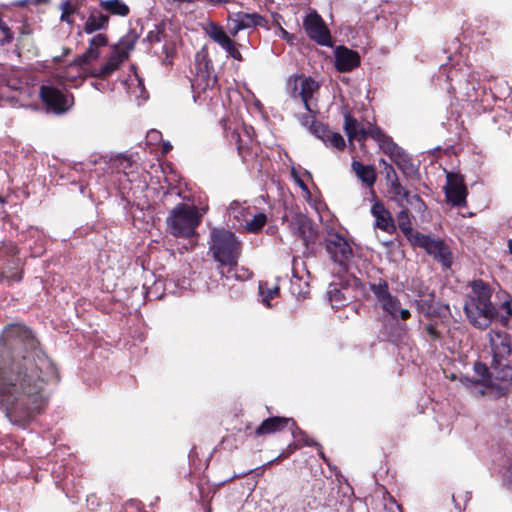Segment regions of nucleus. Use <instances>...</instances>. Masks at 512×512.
Here are the masks:
<instances>
[{
  "instance_id": "f257e3e1",
  "label": "nucleus",
  "mask_w": 512,
  "mask_h": 512,
  "mask_svg": "<svg viewBox=\"0 0 512 512\" xmlns=\"http://www.w3.org/2000/svg\"><path fill=\"white\" fill-rule=\"evenodd\" d=\"M56 368L23 325L6 327L0 342V403L11 422L24 425L49 400L48 382Z\"/></svg>"
},
{
  "instance_id": "f03ea898",
  "label": "nucleus",
  "mask_w": 512,
  "mask_h": 512,
  "mask_svg": "<svg viewBox=\"0 0 512 512\" xmlns=\"http://www.w3.org/2000/svg\"><path fill=\"white\" fill-rule=\"evenodd\" d=\"M488 346L482 349V395L498 398L506 394L512 386V367L506 361L510 356L511 341L504 331H490L488 333Z\"/></svg>"
},
{
  "instance_id": "7ed1b4c3",
  "label": "nucleus",
  "mask_w": 512,
  "mask_h": 512,
  "mask_svg": "<svg viewBox=\"0 0 512 512\" xmlns=\"http://www.w3.org/2000/svg\"><path fill=\"white\" fill-rule=\"evenodd\" d=\"M209 253L221 266H235L242 246L237 236L224 228H213L208 241Z\"/></svg>"
},
{
  "instance_id": "20e7f679",
  "label": "nucleus",
  "mask_w": 512,
  "mask_h": 512,
  "mask_svg": "<svg viewBox=\"0 0 512 512\" xmlns=\"http://www.w3.org/2000/svg\"><path fill=\"white\" fill-rule=\"evenodd\" d=\"M290 95L295 100H300L306 109V113L300 118V124L305 128H321L317 125L315 115L318 113L317 101L314 93L318 91L319 84L311 77L296 76L289 80Z\"/></svg>"
},
{
  "instance_id": "39448f33",
  "label": "nucleus",
  "mask_w": 512,
  "mask_h": 512,
  "mask_svg": "<svg viewBox=\"0 0 512 512\" xmlns=\"http://www.w3.org/2000/svg\"><path fill=\"white\" fill-rule=\"evenodd\" d=\"M166 223L173 236L190 238L196 234V228L200 224V214L197 207L179 203L169 212Z\"/></svg>"
},
{
  "instance_id": "423d86ee",
  "label": "nucleus",
  "mask_w": 512,
  "mask_h": 512,
  "mask_svg": "<svg viewBox=\"0 0 512 512\" xmlns=\"http://www.w3.org/2000/svg\"><path fill=\"white\" fill-rule=\"evenodd\" d=\"M346 131L350 139L358 135V130ZM359 132H361V137L364 139L368 137L374 139L378 143L380 150L386 154L399 169L406 171L411 167L412 163L408 154H406L391 137L384 134L382 130H359Z\"/></svg>"
},
{
  "instance_id": "0eeeda50",
  "label": "nucleus",
  "mask_w": 512,
  "mask_h": 512,
  "mask_svg": "<svg viewBox=\"0 0 512 512\" xmlns=\"http://www.w3.org/2000/svg\"><path fill=\"white\" fill-rule=\"evenodd\" d=\"M346 131L350 139L358 135V130ZM359 132H361V137L364 139L368 137L374 139L378 143L380 150L386 154L399 169L406 171L411 167L412 163L408 154H406L391 137L384 134L382 130H359Z\"/></svg>"
},
{
  "instance_id": "6e6552de",
  "label": "nucleus",
  "mask_w": 512,
  "mask_h": 512,
  "mask_svg": "<svg viewBox=\"0 0 512 512\" xmlns=\"http://www.w3.org/2000/svg\"><path fill=\"white\" fill-rule=\"evenodd\" d=\"M491 296L492 289L482 282V318L500 322L503 326L507 325L512 317V308L507 296L497 302L491 301Z\"/></svg>"
},
{
  "instance_id": "1a4fd4ad",
  "label": "nucleus",
  "mask_w": 512,
  "mask_h": 512,
  "mask_svg": "<svg viewBox=\"0 0 512 512\" xmlns=\"http://www.w3.org/2000/svg\"><path fill=\"white\" fill-rule=\"evenodd\" d=\"M370 289L382 310L393 319L400 318L402 320H407L411 316L410 311L408 309L401 308L399 299L390 293L388 283L386 281L379 280L378 282L371 284Z\"/></svg>"
},
{
  "instance_id": "9d476101",
  "label": "nucleus",
  "mask_w": 512,
  "mask_h": 512,
  "mask_svg": "<svg viewBox=\"0 0 512 512\" xmlns=\"http://www.w3.org/2000/svg\"><path fill=\"white\" fill-rule=\"evenodd\" d=\"M409 241L413 246L423 248L444 267H450L452 263L451 251L442 240L432 238L420 232H415V234L409 236Z\"/></svg>"
},
{
  "instance_id": "9b49d317",
  "label": "nucleus",
  "mask_w": 512,
  "mask_h": 512,
  "mask_svg": "<svg viewBox=\"0 0 512 512\" xmlns=\"http://www.w3.org/2000/svg\"><path fill=\"white\" fill-rule=\"evenodd\" d=\"M40 98L46 107L56 114L66 112L73 105V95L63 93L52 85H42L39 91Z\"/></svg>"
},
{
  "instance_id": "f8f14e48",
  "label": "nucleus",
  "mask_w": 512,
  "mask_h": 512,
  "mask_svg": "<svg viewBox=\"0 0 512 512\" xmlns=\"http://www.w3.org/2000/svg\"><path fill=\"white\" fill-rule=\"evenodd\" d=\"M267 25V20L260 14L253 12H235L228 15L227 28L229 33L235 37L240 31L256 28L258 26L264 27Z\"/></svg>"
},
{
  "instance_id": "ddd939ff",
  "label": "nucleus",
  "mask_w": 512,
  "mask_h": 512,
  "mask_svg": "<svg viewBox=\"0 0 512 512\" xmlns=\"http://www.w3.org/2000/svg\"><path fill=\"white\" fill-rule=\"evenodd\" d=\"M326 250L334 263L338 264L343 270L353 256V250L348 241L339 234H331L326 239Z\"/></svg>"
},
{
  "instance_id": "4468645a",
  "label": "nucleus",
  "mask_w": 512,
  "mask_h": 512,
  "mask_svg": "<svg viewBox=\"0 0 512 512\" xmlns=\"http://www.w3.org/2000/svg\"><path fill=\"white\" fill-rule=\"evenodd\" d=\"M303 27L308 37L321 46H331V34L321 16L313 11L304 21Z\"/></svg>"
},
{
  "instance_id": "2eb2a0df",
  "label": "nucleus",
  "mask_w": 512,
  "mask_h": 512,
  "mask_svg": "<svg viewBox=\"0 0 512 512\" xmlns=\"http://www.w3.org/2000/svg\"><path fill=\"white\" fill-rule=\"evenodd\" d=\"M446 178L444 190L447 202L458 207L465 205L467 193L462 178L453 173H447Z\"/></svg>"
},
{
  "instance_id": "dca6fc26",
  "label": "nucleus",
  "mask_w": 512,
  "mask_h": 512,
  "mask_svg": "<svg viewBox=\"0 0 512 512\" xmlns=\"http://www.w3.org/2000/svg\"><path fill=\"white\" fill-rule=\"evenodd\" d=\"M286 427H289L290 430H293L296 427V423L293 420V418L274 416L265 419L258 426V428L255 431V434L257 436L269 435L272 433L282 431Z\"/></svg>"
},
{
  "instance_id": "f3484780",
  "label": "nucleus",
  "mask_w": 512,
  "mask_h": 512,
  "mask_svg": "<svg viewBox=\"0 0 512 512\" xmlns=\"http://www.w3.org/2000/svg\"><path fill=\"white\" fill-rule=\"evenodd\" d=\"M360 64V57L356 51L339 46L335 50V66L340 72H349Z\"/></svg>"
},
{
  "instance_id": "a211bd4d",
  "label": "nucleus",
  "mask_w": 512,
  "mask_h": 512,
  "mask_svg": "<svg viewBox=\"0 0 512 512\" xmlns=\"http://www.w3.org/2000/svg\"><path fill=\"white\" fill-rule=\"evenodd\" d=\"M195 70L197 76L205 80L206 85H209L210 82L214 83L216 81V78L213 76V64L205 48H202L195 55Z\"/></svg>"
},
{
  "instance_id": "6ab92c4d",
  "label": "nucleus",
  "mask_w": 512,
  "mask_h": 512,
  "mask_svg": "<svg viewBox=\"0 0 512 512\" xmlns=\"http://www.w3.org/2000/svg\"><path fill=\"white\" fill-rule=\"evenodd\" d=\"M371 213L375 217V226L387 233L395 230L394 220L390 212L381 202H375L371 208Z\"/></svg>"
},
{
  "instance_id": "aec40b11",
  "label": "nucleus",
  "mask_w": 512,
  "mask_h": 512,
  "mask_svg": "<svg viewBox=\"0 0 512 512\" xmlns=\"http://www.w3.org/2000/svg\"><path fill=\"white\" fill-rule=\"evenodd\" d=\"M313 135L320 139L327 147L342 150L345 148V140L342 135L334 130H311Z\"/></svg>"
},
{
  "instance_id": "412c9836",
  "label": "nucleus",
  "mask_w": 512,
  "mask_h": 512,
  "mask_svg": "<svg viewBox=\"0 0 512 512\" xmlns=\"http://www.w3.org/2000/svg\"><path fill=\"white\" fill-rule=\"evenodd\" d=\"M109 23V16L98 10L91 11L85 24L84 31L87 34H92L96 31L106 29Z\"/></svg>"
},
{
  "instance_id": "4be33fe9",
  "label": "nucleus",
  "mask_w": 512,
  "mask_h": 512,
  "mask_svg": "<svg viewBox=\"0 0 512 512\" xmlns=\"http://www.w3.org/2000/svg\"><path fill=\"white\" fill-rule=\"evenodd\" d=\"M228 213L232 216L242 227L245 221L252 216L251 208L246 203H241L234 200L228 207Z\"/></svg>"
},
{
  "instance_id": "5701e85b",
  "label": "nucleus",
  "mask_w": 512,
  "mask_h": 512,
  "mask_svg": "<svg viewBox=\"0 0 512 512\" xmlns=\"http://www.w3.org/2000/svg\"><path fill=\"white\" fill-rule=\"evenodd\" d=\"M100 7L108 13L120 17L129 14L130 8L122 0H100Z\"/></svg>"
},
{
  "instance_id": "b1692460",
  "label": "nucleus",
  "mask_w": 512,
  "mask_h": 512,
  "mask_svg": "<svg viewBox=\"0 0 512 512\" xmlns=\"http://www.w3.org/2000/svg\"><path fill=\"white\" fill-rule=\"evenodd\" d=\"M352 168L356 175L363 183L372 186L375 183L376 175L373 167L365 166L358 161L352 163Z\"/></svg>"
},
{
  "instance_id": "393cba45",
  "label": "nucleus",
  "mask_w": 512,
  "mask_h": 512,
  "mask_svg": "<svg viewBox=\"0 0 512 512\" xmlns=\"http://www.w3.org/2000/svg\"><path fill=\"white\" fill-rule=\"evenodd\" d=\"M267 223V216L265 213L252 214L251 218L243 224V230L248 233H258Z\"/></svg>"
},
{
  "instance_id": "a878e982",
  "label": "nucleus",
  "mask_w": 512,
  "mask_h": 512,
  "mask_svg": "<svg viewBox=\"0 0 512 512\" xmlns=\"http://www.w3.org/2000/svg\"><path fill=\"white\" fill-rule=\"evenodd\" d=\"M206 33L213 41H215L221 47H223L225 44H228V41L231 40V38L224 31V29L213 22L209 24L208 28L206 29Z\"/></svg>"
},
{
  "instance_id": "bb28decb",
  "label": "nucleus",
  "mask_w": 512,
  "mask_h": 512,
  "mask_svg": "<svg viewBox=\"0 0 512 512\" xmlns=\"http://www.w3.org/2000/svg\"><path fill=\"white\" fill-rule=\"evenodd\" d=\"M464 310L470 322L475 326L480 325V298H473L465 303Z\"/></svg>"
},
{
  "instance_id": "cd10ccee",
  "label": "nucleus",
  "mask_w": 512,
  "mask_h": 512,
  "mask_svg": "<svg viewBox=\"0 0 512 512\" xmlns=\"http://www.w3.org/2000/svg\"><path fill=\"white\" fill-rule=\"evenodd\" d=\"M121 58L118 55H113L108 61L92 75L97 78H106L110 76L120 66Z\"/></svg>"
},
{
  "instance_id": "c85d7f7f",
  "label": "nucleus",
  "mask_w": 512,
  "mask_h": 512,
  "mask_svg": "<svg viewBox=\"0 0 512 512\" xmlns=\"http://www.w3.org/2000/svg\"><path fill=\"white\" fill-rule=\"evenodd\" d=\"M295 224V230L303 240L309 241L313 237L314 231L311 222L305 216L297 217Z\"/></svg>"
},
{
  "instance_id": "c756f323",
  "label": "nucleus",
  "mask_w": 512,
  "mask_h": 512,
  "mask_svg": "<svg viewBox=\"0 0 512 512\" xmlns=\"http://www.w3.org/2000/svg\"><path fill=\"white\" fill-rule=\"evenodd\" d=\"M99 56V52L97 49L88 47L87 50L79 55L76 59H74L70 66H78L83 67L89 63H91L93 60L97 59Z\"/></svg>"
},
{
  "instance_id": "7c9ffc66",
  "label": "nucleus",
  "mask_w": 512,
  "mask_h": 512,
  "mask_svg": "<svg viewBox=\"0 0 512 512\" xmlns=\"http://www.w3.org/2000/svg\"><path fill=\"white\" fill-rule=\"evenodd\" d=\"M255 130H233L231 133V139L236 141L237 147L239 150L242 148L248 147V141L252 140L251 133H254Z\"/></svg>"
},
{
  "instance_id": "2f4dec72",
  "label": "nucleus",
  "mask_w": 512,
  "mask_h": 512,
  "mask_svg": "<svg viewBox=\"0 0 512 512\" xmlns=\"http://www.w3.org/2000/svg\"><path fill=\"white\" fill-rule=\"evenodd\" d=\"M398 226L401 229V231L406 235V237L409 239L410 235L415 234L412 230L411 221L409 218V211L408 209H402L398 216H397Z\"/></svg>"
},
{
  "instance_id": "473e14b6",
  "label": "nucleus",
  "mask_w": 512,
  "mask_h": 512,
  "mask_svg": "<svg viewBox=\"0 0 512 512\" xmlns=\"http://www.w3.org/2000/svg\"><path fill=\"white\" fill-rule=\"evenodd\" d=\"M259 294L262 298V303L265 304L267 307H270L269 300L278 296L279 287L276 285L273 287H267V283L260 282Z\"/></svg>"
},
{
  "instance_id": "72a5a7b5",
  "label": "nucleus",
  "mask_w": 512,
  "mask_h": 512,
  "mask_svg": "<svg viewBox=\"0 0 512 512\" xmlns=\"http://www.w3.org/2000/svg\"><path fill=\"white\" fill-rule=\"evenodd\" d=\"M390 192L393 194L394 199L403 204L405 197H408V192L399 182V180L389 184Z\"/></svg>"
},
{
  "instance_id": "f704fd0d",
  "label": "nucleus",
  "mask_w": 512,
  "mask_h": 512,
  "mask_svg": "<svg viewBox=\"0 0 512 512\" xmlns=\"http://www.w3.org/2000/svg\"><path fill=\"white\" fill-rule=\"evenodd\" d=\"M110 161L113 164V168H116L118 170L122 169L123 171H125L126 169L132 166V161L130 157H128L127 155H116L115 157L110 158Z\"/></svg>"
},
{
  "instance_id": "c9c22d12",
  "label": "nucleus",
  "mask_w": 512,
  "mask_h": 512,
  "mask_svg": "<svg viewBox=\"0 0 512 512\" xmlns=\"http://www.w3.org/2000/svg\"><path fill=\"white\" fill-rule=\"evenodd\" d=\"M379 165L383 168L385 178L389 182V184L398 180L397 173L389 162H387L385 159H380Z\"/></svg>"
},
{
  "instance_id": "e433bc0d",
  "label": "nucleus",
  "mask_w": 512,
  "mask_h": 512,
  "mask_svg": "<svg viewBox=\"0 0 512 512\" xmlns=\"http://www.w3.org/2000/svg\"><path fill=\"white\" fill-rule=\"evenodd\" d=\"M403 204L410 205L414 209L421 211L425 204L417 194H411L408 192V197H405Z\"/></svg>"
},
{
  "instance_id": "4c0bfd02",
  "label": "nucleus",
  "mask_w": 512,
  "mask_h": 512,
  "mask_svg": "<svg viewBox=\"0 0 512 512\" xmlns=\"http://www.w3.org/2000/svg\"><path fill=\"white\" fill-rule=\"evenodd\" d=\"M108 44V39L105 34H97L90 39L89 47L97 49L98 47H104Z\"/></svg>"
},
{
  "instance_id": "58836bf2",
  "label": "nucleus",
  "mask_w": 512,
  "mask_h": 512,
  "mask_svg": "<svg viewBox=\"0 0 512 512\" xmlns=\"http://www.w3.org/2000/svg\"><path fill=\"white\" fill-rule=\"evenodd\" d=\"M0 30L4 35L3 38L0 39V44L5 45V44L11 43L13 40V33L10 30V28L1 20H0Z\"/></svg>"
},
{
  "instance_id": "ea45409f",
  "label": "nucleus",
  "mask_w": 512,
  "mask_h": 512,
  "mask_svg": "<svg viewBox=\"0 0 512 512\" xmlns=\"http://www.w3.org/2000/svg\"><path fill=\"white\" fill-rule=\"evenodd\" d=\"M343 128H365L359 125L358 120L349 113L345 114V122Z\"/></svg>"
},
{
  "instance_id": "a19ab883",
  "label": "nucleus",
  "mask_w": 512,
  "mask_h": 512,
  "mask_svg": "<svg viewBox=\"0 0 512 512\" xmlns=\"http://www.w3.org/2000/svg\"><path fill=\"white\" fill-rule=\"evenodd\" d=\"M490 99L493 100V101H496V99H497L495 94L492 92L491 87H489V93L487 92V88L486 87H482V99H481L482 105L484 103H488L489 104Z\"/></svg>"
},
{
  "instance_id": "79ce46f5",
  "label": "nucleus",
  "mask_w": 512,
  "mask_h": 512,
  "mask_svg": "<svg viewBox=\"0 0 512 512\" xmlns=\"http://www.w3.org/2000/svg\"><path fill=\"white\" fill-rule=\"evenodd\" d=\"M328 295L331 302H339L343 298L342 292L336 289L335 287H330V289L328 290Z\"/></svg>"
},
{
  "instance_id": "37998d69",
  "label": "nucleus",
  "mask_w": 512,
  "mask_h": 512,
  "mask_svg": "<svg viewBox=\"0 0 512 512\" xmlns=\"http://www.w3.org/2000/svg\"><path fill=\"white\" fill-rule=\"evenodd\" d=\"M146 40L151 44L160 42V40H161L160 31L159 30L150 31L146 36Z\"/></svg>"
},
{
  "instance_id": "c03bdc74",
  "label": "nucleus",
  "mask_w": 512,
  "mask_h": 512,
  "mask_svg": "<svg viewBox=\"0 0 512 512\" xmlns=\"http://www.w3.org/2000/svg\"><path fill=\"white\" fill-rule=\"evenodd\" d=\"M425 330H426L427 334L430 336V338L433 340H437L440 337L439 332L437 331L435 326L432 324L427 325L425 327Z\"/></svg>"
},
{
  "instance_id": "a18cd8bd",
  "label": "nucleus",
  "mask_w": 512,
  "mask_h": 512,
  "mask_svg": "<svg viewBox=\"0 0 512 512\" xmlns=\"http://www.w3.org/2000/svg\"><path fill=\"white\" fill-rule=\"evenodd\" d=\"M228 55L237 61H242L243 57L240 51L237 49L236 44L231 48V50L227 51Z\"/></svg>"
},
{
  "instance_id": "49530a36",
  "label": "nucleus",
  "mask_w": 512,
  "mask_h": 512,
  "mask_svg": "<svg viewBox=\"0 0 512 512\" xmlns=\"http://www.w3.org/2000/svg\"><path fill=\"white\" fill-rule=\"evenodd\" d=\"M236 43L231 39L230 41H228V44H225L222 48L227 52L229 50H231V48L235 45Z\"/></svg>"
},
{
  "instance_id": "de8ad7c7",
  "label": "nucleus",
  "mask_w": 512,
  "mask_h": 512,
  "mask_svg": "<svg viewBox=\"0 0 512 512\" xmlns=\"http://www.w3.org/2000/svg\"><path fill=\"white\" fill-rule=\"evenodd\" d=\"M197 210H198V213L200 214V221H201L203 215L207 213L208 207L207 206H203L201 208H197Z\"/></svg>"
},
{
  "instance_id": "09e8293b",
  "label": "nucleus",
  "mask_w": 512,
  "mask_h": 512,
  "mask_svg": "<svg viewBox=\"0 0 512 512\" xmlns=\"http://www.w3.org/2000/svg\"><path fill=\"white\" fill-rule=\"evenodd\" d=\"M172 149V146L169 142L163 143V153H168Z\"/></svg>"
},
{
  "instance_id": "8fccbe9b",
  "label": "nucleus",
  "mask_w": 512,
  "mask_h": 512,
  "mask_svg": "<svg viewBox=\"0 0 512 512\" xmlns=\"http://www.w3.org/2000/svg\"><path fill=\"white\" fill-rule=\"evenodd\" d=\"M97 501V498L94 495H91L87 498V502L91 503L92 505L95 504Z\"/></svg>"
},
{
  "instance_id": "3c124183",
  "label": "nucleus",
  "mask_w": 512,
  "mask_h": 512,
  "mask_svg": "<svg viewBox=\"0 0 512 512\" xmlns=\"http://www.w3.org/2000/svg\"><path fill=\"white\" fill-rule=\"evenodd\" d=\"M62 60H63V56H55V57H53V61L55 63H60V62H62Z\"/></svg>"
},
{
  "instance_id": "603ef678",
  "label": "nucleus",
  "mask_w": 512,
  "mask_h": 512,
  "mask_svg": "<svg viewBox=\"0 0 512 512\" xmlns=\"http://www.w3.org/2000/svg\"><path fill=\"white\" fill-rule=\"evenodd\" d=\"M479 368H480V362L476 361V362L474 363V370H475L476 372H478V371H479Z\"/></svg>"
},
{
  "instance_id": "864d4df0",
  "label": "nucleus",
  "mask_w": 512,
  "mask_h": 512,
  "mask_svg": "<svg viewBox=\"0 0 512 512\" xmlns=\"http://www.w3.org/2000/svg\"><path fill=\"white\" fill-rule=\"evenodd\" d=\"M71 52V50L69 48H63V57L68 55L69 53Z\"/></svg>"
},
{
  "instance_id": "5fc2aeb1",
  "label": "nucleus",
  "mask_w": 512,
  "mask_h": 512,
  "mask_svg": "<svg viewBox=\"0 0 512 512\" xmlns=\"http://www.w3.org/2000/svg\"><path fill=\"white\" fill-rule=\"evenodd\" d=\"M508 248L510 250V253L512 254V239H510L508 242Z\"/></svg>"
},
{
  "instance_id": "6e6d98bb",
  "label": "nucleus",
  "mask_w": 512,
  "mask_h": 512,
  "mask_svg": "<svg viewBox=\"0 0 512 512\" xmlns=\"http://www.w3.org/2000/svg\"><path fill=\"white\" fill-rule=\"evenodd\" d=\"M65 15H66L65 13H63V14H62V16H61V19H62V20H64V19H65Z\"/></svg>"
}]
</instances>
